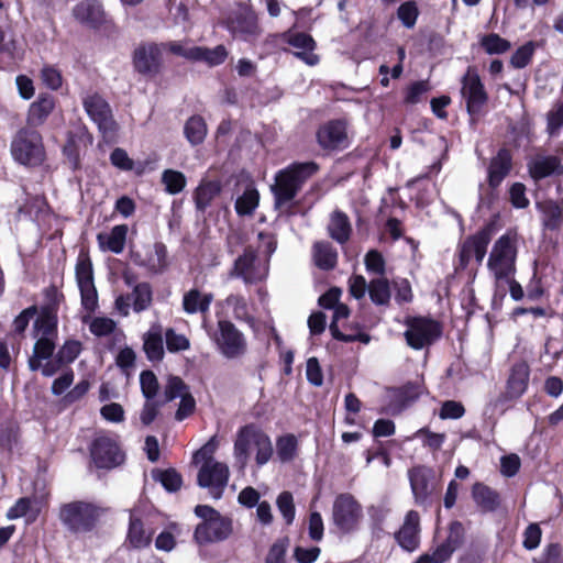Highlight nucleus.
Returning a JSON list of instances; mask_svg holds the SVG:
<instances>
[{
  "mask_svg": "<svg viewBox=\"0 0 563 563\" xmlns=\"http://www.w3.org/2000/svg\"><path fill=\"white\" fill-rule=\"evenodd\" d=\"M75 275L78 289L80 291V301L82 309L87 316L82 318L85 323H89V330L96 336H106L111 334L117 323L108 317L91 318L98 308V292L93 280V269L89 256L86 253H80L77 257Z\"/></svg>",
  "mask_w": 563,
  "mask_h": 563,
  "instance_id": "1",
  "label": "nucleus"
},
{
  "mask_svg": "<svg viewBox=\"0 0 563 563\" xmlns=\"http://www.w3.org/2000/svg\"><path fill=\"white\" fill-rule=\"evenodd\" d=\"M319 170L314 162L294 163L275 175V183L271 189L275 199V207L282 208L291 202L300 191L302 185Z\"/></svg>",
  "mask_w": 563,
  "mask_h": 563,
  "instance_id": "2",
  "label": "nucleus"
},
{
  "mask_svg": "<svg viewBox=\"0 0 563 563\" xmlns=\"http://www.w3.org/2000/svg\"><path fill=\"white\" fill-rule=\"evenodd\" d=\"M518 256V240L514 232H506L493 244L488 254L486 267L494 284H503L516 276Z\"/></svg>",
  "mask_w": 563,
  "mask_h": 563,
  "instance_id": "3",
  "label": "nucleus"
},
{
  "mask_svg": "<svg viewBox=\"0 0 563 563\" xmlns=\"http://www.w3.org/2000/svg\"><path fill=\"white\" fill-rule=\"evenodd\" d=\"M252 452H255L256 464L263 466L273 455V445L264 431L254 424H247L239 430L234 442V456L241 468L245 467Z\"/></svg>",
  "mask_w": 563,
  "mask_h": 563,
  "instance_id": "4",
  "label": "nucleus"
},
{
  "mask_svg": "<svg viewBox=\"0 0 563 563\" xmlns=\"http://www.w3.org/2000/svg\"><path fill=\"white\" fill-rule=\"evenodd\" d=\"M34 338L36 342L33 349V355L29 360L31 371H37L43 360H48L55 350V340L57 338V313L53 306H46L41 309L38 317L34 321Z\"/></svg>",
  "mask_w": 563,
  "mask_h": 563,
  "instance_id": "5",
  "label": "nucleus"
},
{
  "mask_svg": "<svg viewBox=\"0 0 563 563\" xmlns=\"http://www.w3.org/2000/svg\"><path fill=\"white\" fill-rule=\"evenodd\" d=\"M216 451V444L208 442L194 455L196 463H202L198 472V485L208 488L214 499L221 498L229 481V467L225 463L219 462L212 457Z\"/></svg>",
  "mask_w": 563,
  "mask_h": 563,
  "instance_id": "6",
  "label": "nucleus"
},
{
  "mask_svg": "<svg viewBox=\"0 0 563 563\" xmlns=\"http://www.w3.org/2000/svg\"><path fill=\"white\" fill-rule=\"evenodd\" d=\"M102 514L101 507L92 503L76 500L60 507L59 519L69 531L85 533L96 527Z\"/></svg>",
  "mask_w": 563,
  "mask_h": 563,
  "instance_id": "7",
  "label": "nucleus"
},
{
  "mask_svg": "<svg viewBox=\"0 0 563 563\" xmlns=\"http://www.w3.org/2000/svg\"><path fill=\"white\" fill-rule=\"evenodd\" d=\"M195 514L203 520L195 530V539L199 543L223 541L232 533V520L221 516L212 507L198 505Z\"/></svg>",
  "mask_w": 563,
  "mask_h": 563,
  "instance_id": "8",
  "label": "nucleus"
},
{
  "mask_svg": "<svg viewBox=\"0 0 563 563\" xmlns=\"http://www.w3.org/2000/svg\"><path fill=\"white\" fill-rule=\"evenodd\" d=\"M11 154L22 165H41L45 158L42 135L31 128L19 130L11 143Z\"/></svg>",
  "mask_w": 563,
  "mask_h": 563,
  "instance_id": "9",
  "label": "nucleus"
},
{
  "mask_svg": "<svg viewBox=\"0 0 563 563\" xmlns=\"http://www.w3.org/2000/svg\"><path fill=\"white\" fill-rule=\"evenodd\" d=\"M82 106L90 120L98 126L102 139L108 143L114 142L119 125L107 100L97 92L87 93L82 97Z\"/></svg>",
  "mask_w": 563,
  "mask_h": 563,
  "instance_id": "10",
  "label": "nucleus"
},
{
  "mask_svg": "<svg viewBox=\"0 0 563 563\" xmlns=\"http://www.w3.org/2000/svg\"><path fill=\"white\" fill-rule=\"evenodd\" d=\"M363 519L361 503L350 493L339 494L332 505V525L341 533L347 534L356 531Z\"/></svg>",
  "mask_w": 563,
  "mask_h": 563,
  "instance_id": "11",
  "label": "nucleus"
},
{
  "mask_svg": "<svg viewBox=\"0 0 563 563\" xmlns=\"http://www.w3.org/2000/svg\"><path fill=\"white\" fill-rule=\"evenodd\" d=\"M408 478L418 506L430 507L438 499L441 484L432 468L415 466L408 471Z\"/></svg>",
  "mask_w": 563,
  "mask_h": 563,
  "instance_id": "12",
  "label": "nucleus"
},
{
  "mask_svg": "<svg viewBox=\"0 0 563 563\" xmlns=\"http://www.w3.org/2000/svg\"><path fill=\"white\" fill-rule=\"evenodd\" d=\"M220 354L228 360L242 357L247 351L245 335L229 320H219L210 335Z\"/></svg>",
  "mask_w": 563,
  "mask_h": 563,
  "instance_id": "13",
  "label": "nucleus"
},
{
  "mask_svg": "<svg viewBox=\"0 0 563 563\" xmlns=\"http://www.w3.org/2000/svg\"><path fill=\"white\" fill-rule=\"evenodd\" d=\"M90 456L99 468H112L120 465L124 460L118 441L107 433H99L90 445Z\"/></svg>",
  "mask_w": 563,
  "mask_h": 563,
  "instance_id": "14",
  "label": "nucleus"
},
{
  "mask_svg": "<svg viewBox=\"0 0 563 563\" xmlns=\"http://www.w3.org/2000/svg\"><path fill=\"white\" fill-rule=\"evenodd\" d=\"M441 332V325L437 321L428 318H413L408 322L404 335L410 347L421 350L438 340Z\"/></svg>",
  "mask_w": 563,
  "mask_h": 563,
  "instance_id": "15",
  "label": "nucleus"
},
{
  "mask_svg": "<svg viewBox=\"0 0 563 563\" xmlns=\"http://www.w3.org/2000/svg\"><path fill=\"white\" fill-rule=\"evenodd\" d=\"M268 265L257 258L252 247H246L244 253L235 261L230 273L232 277L242 278L245 284H255L266 278Z\"/></svg>",
  "mask_w": 563,
  "mask_h": 563,
  "instance_id": "16",
  "label": "nucleus"
},
{
  "mask_svg": "<svg viewBox=\"0 0 563 563\" xmlns=\"http://www.w3.org/2000/svg\"><path fill=\"white\" fill-rule=\"evenodd\" d=\"M461 93L466 102L468 114L474 118L487 102V93L477 73L468 68L462 79Z\"/></svg>",
  "mask_w": 563,
  "mask_h": 563,
  "instance_id": "17",
  "label": "nucleus"
},
{
  "mask_svg": "<svg viewBox=\"0 0 563 563\" xmlns=\"http://www.w3.org/2000/svg\"><path fill=\"white\" fill-rule=\"evenodd\" d=\"M166 52V46L157 43H146L139 46L134 52V67L143 75L154 76L159 73L163 54Z\"/></svg>",
  "mask_w": 563,
  "mask_h": 563,
  "instance_id": "18",
  "label": "nucleus"
},
{
  "mask_svg": "<svg viewBox=\"0 0 563 563\" xmlns=\"http://www.w3.org/2000/svg\"><path fill=\"white\" fill-rule=\"evenodd\" d=\"M319 145L324 150H341L349 146L346 122L332 120L321 125L317 132Z\"/></svg>",
  "mask_w": 563,
  "mask_h": 563,
  "instance_id": "19",
  "label": "nucleus"
},
{
  "mask_svg": "<svg viewBox=\"0 0 563 563\" xmlns=\"http://www.w3.org/2000/svg\"><path fill=\"white\" fill-rule=\"evenodd\" d=\"M490 230L487 228L467 238L460 249L461 266L466 267L472 257H474L477 263H482L487 254V247L490 243Z\"/></svg>",
  "mask_w": 563,
  "mask_h": 563,
  "instance_id": "20",
  "label": "nucleus"
},
{
  "mask_svg": "<svg viewBox=\"0 0 563 563\" xmlns=\"http://www.w3.org/2000/svg\"><path fill=\"white\" fill-rule=\"evenodd\" d=\"M283 38L286 43L297 49L294 55L305 64L316 66L319 63V56L313 53L316 42L311 35L289 30L283 34Z\"/></svg>",
  "mask_w": 563,
  "mask_h": 563,
  "instance_id": "21",
  "label": "nucleus"
},
{
  "mask_svg": "<svg viewBox=\"0 0 563 563\" xmlns=\"http://www.w3.org/2000/svg\"><path fill=\"white\" fill-rule=\"evenodd\" d=\"M420 516L415 510H409L402 526L395 533L397 543L408 552H413L420 543Z\"/></svg>",
  "mask_w": 563,
  "mask_h": 563,
  "instance_id": "22",
  "label": "nucleus"
},
{
  "mask_svg": "<svg viewBox=\"0 0 563 563\" xmlns=\"http://www.w3.org/2000/svg\"><path fill=\"white\" fill-rule=\"evenodd\" d=\"M55 108V98L47 93H41L38 98L30 104L26 123L27 128H37L45 123Z\"/></svg>",
  "mask_w": 563,
  "mask_h": 563,
  "instance_id": "23",
  "label": "nucleus"
},
{
  "mask_svg": "<svg viewBox=\"0 0 563 563\" xmlns=\"http://www.w3.org/2000/svg\"><path fill=\"white\" fill-rule=\"evenodd\" d=\"M528 170L534 180L563 174V166L556 156H537L528 163Z\"/></svg>",
  "mask_w": 563,
  "mask_h": 563,
  "instance_id": "24",
  "label": "nucleus"
},
{
  "mask_svg": "<svg viewBox=\"0 0 563 563\" xmlns=\"http://www.w3.org/2000/svg\"><path fill=\"white\" fill-rule=\"evenodd\" d=\"M511 169V155L507 150H500L492 159L488 168V184L497 188Z\"/></svg>",
  "mask_w": 563,
  "mask_h": 563,
  "instance_id": "25",
  "label": "nucleus"
},
{
  "mask_svg": "<svg viewBox=\"0 0 563 563\" xmlns=\"http://www.w3.org/2000/svg\"><path fill=\"white\" fill-rule=\"evenodd\" d=\"M73 13L78 21L93 27L102 23L104 19L102 5L96 0H86L78 3Z\"/></svg>",
  "mask_w": 563,
  "mask_h": 563,
  "instance_id": "26",
  "label": "nucleus"
},
{
  "mask_svg": "<svg viewBox=\"0 0 563 563\" xmlns=\"http://www.w3.org/2000/svg\"><path fill=\"white\" fill-rule=\"evenodd\" d=\"M213 300V295L210 292H201L194 288L186 291L183 296V309L187 314L206 313L209 311L210 305Z\"/></svg>",
  "mask_w": 563,
  "mask_h": 563,
  "instance_id": "27",
  "label": "nucleus"
},
{
  "mask_svg": "<svg viewBox=\"0 0 563 563\" xmlns=\"http://www.w3.org/2000/svg\"><path fill=\"white\" fill-rule=\"evenodd\" d=\"M529 375V366L525 362L517 363L512 366L507 382V393L510 398H518L527 390Z\"/></svg>",
  "mask_w": 563,
  "mask_h": 563,
  "instance_id": "28",
  "label": "nucleus"
},
{
  "mask_svg": "<svg viewBox=\"0 0 563 563\" xmlns=\"http://www.w3.org/2000/svg\"><path fill=\"white\" fill-rule=\"evenodd\" d=\"M126 234L128 227L120 224L113 227L110 233H99L97 240L101 250L120 254L124 250Z\"/></svg>",
  "mask_w": 563,
  "mask_h": 563,
  "instance_id": "29",
  "label": "nucleus"
},
{
  "mask_svg": "<svg viewBox=\"0 0 563 563\" xmlns=\"http://www.w3.org/2000/svg\"><path fill=\"white\" fill-rule=\"evenodd\" d=\"M229 30L234 36H240L243 40L254 38L260 32L257 20L251 13L240 14L232 19L229 23Z\"/></svg>",
  "mask_w": 563,
  "mask_h": 563,
  "instance_id": "30",
  "label": "nucleus"
},
{
  "mask_svg": "<svg viewBox=\"0 0 563 563\" xmlns=\"http://www.w3.org/2000/svg\"><path fill=\"white\" fill-rule=\"evenodd\" d=\"M351 231L349 217L342 211H333L328 224L329 235L338 243L343 244L350 239Z\"/></svg>",
  "mask_w": 563,
  "mask_h": 563,
  "instance_id": "31",
  "label": "nucleus"
},
{
  "mask_svg": "<svg viewBox=\"0 0 563 563\" xmlns=\"http://www.w3.org/2000/svg\"><path fill=\"white\" fill-rule=\"evenodd\" d=\"M192 62H202L209 67L221 65L227 59L229 53L224 45H218L213 48L203 46H192Z\"/></svg>",
  "mask_w": 563,
  "mask_h": 563,
  "instance_id": "32",
  "label": "nucleus"
},
{
  "mask_svg": "<svg viewBox=\"0 0 563 563\" xmlns=\"http://www.w3.org/2000/svg\"><path fill=\"white\" fill-rule=\"evenodd\" d=\"M143 350L150 361H161L164 356L162 330L159 325H153L143 335Z\"/></svg>",
  "mask_w": 563,
  "mask_h": 563,
  "instance_id": "33",
  "label": "nucleus"
},
{
  "mask_svg": "<svg viewBox=\"0 0 563 563\" xmlns=\"http://www.w3.org/2000/svg\"><path fill=\"white\" fill-rule=\"evenodd\" d=\"M472 496L476 505L483 511L492 512L499 506L498 493L482 483L474 484Z\"/></svg>",
  "mask_w": 563,
  "mask_h": 563,
  "instance_id": "34",
  "label": "nucleus"
},
{
  "mask_svg": "<svg viewBox=\"0 0 563 563\" xmlns=\"http://www.w3.org/2000/svg\"><path fill=\"white\" fill-rule=\"evenodd\" d=\"M314 264L324 271L334 268L338 253L329 242H316L312 247Z\"/></svg>",
  "mask_w": 563,
  "mask_h": 563,
  "instance_id": "35",
  "label": "nucleus"
},
{
  "mask_svg": "<svg viewBox=\"0 0 563 563\" xmlns=\"http://www.w3.org/2000/svg\"><path fill=\"white\" fill-rule=\"evenodd\" d=\"M126 540L129 544L134 549L146 548L152 541V532L146 533L142 521L133 514L130 515Z\"/></svg>",
  "mask_w": 563,
  "mask_h": 563,
  "instance_id": "36",
  "label": "nucleus"
},
{
  "mask_svg": "<svg viewBox=\"0 0 563 563\" xmlns=\"http://www.w3.org/2000/svg\"><path fill=\"white\" fill-rule=\"evenodd\" d=\"M220 191L221 186L218 181H202L195 191L194 198L197 209L205 211Z\"/></svg>",
  "mask_w": 563,
  "mask_h": 563,
  "instance_id": "37",
  "label": "nucleus"
},
{
  "mask_svg": "<svg viewBox=\"0 0 563 563\" xmlns=\"http://www.w3.org/2000/svg\"><path fill=\"white\" fill-rule=\"evenodd\" d=\"M368 295L373 303L386 306L390 300V286L386 278H374L368 284Z\"/></svg>",
  "mask_w": 563,
  "mask_h": 563,
  "instance_id": "38",
  "label": "nucleus"
},
{
  "mask_svg": "<svg viewBox=\"0 0 563 563\" xmlns=\"http://www.w3.org/2000/svg\"><path fill=\"white\" fill-rule=\"evenodd\" d=\"M298 440L294 434H285L276 440V452L283 463L292 461L297 455Z\"/></svg>",
  "mask_w": 563,
  "mask_h": 563,
  "instance_id": "39",
  "label": "nucleus"
},
{
  "mask_svg": "<svg viewBox=\"0 0 563 563\" xmlns=\"http://www.w3.org/2000/svg\"><path fill=\"white\" fill-rule=\"evenodd\" d=\"M132 300H133V310L135 312H141L146 310L153 299L152 287L148 283H140L136 284L132 291Z\"/></svg>",
  "mask_w": 563,
  "mask_h": 563,
  "instance_id": "40",
  "label": "nucleus"
},
{
  "mask_svg": "<svg viewBox=\"0 0 563 563\" xmlns=\"http://www.w3.org/2000/svg\"><path fill=\"white\" fill-rule=\"evenodd\" d=\"M228 307L232 309L235 319L245 321L250 324L254 322V318L249 311V303L241 295H230L225 299Z\"/></svg>",
  "mask_w": 563,
  "mask_h": 563,
  "instance_id": "41",
  "label": "nucleus"
},
{
  "mask_svg": "<svg viewBox=\"0 0 563 563\" xmlns=\"http://www.w3.org/2000/svg\"><path fill=\"white\" fill-rule=\"evenodd\" d=\"M260 201L258 191L254 188L246 189L235 201V210L240 216H251Z\"/></svg>",
  "mask_w": 563,
  "mask_h": 563,
  "instance_id": "42",
  "label": "nucleus"
},
{
  "mask_svg": "<svg viewBox=\"0 0 563 563\" xmlns=\"http://www.w3.org/2000/svg\"><path fill=\"white\" fill-rule=\"evenodd\" d=\"M187 140L192 144H200L207 135V126L202 118L191 117L185 125Z\"/></svg>",
  "mask_w": 563,
  "mask_h": 563,
  "instance_id": "43",
  "label": "nucleus"
},
{
  "mask_svg": "<svg viewBox=\"0 0 563 563\" xmlns=\"http://www.w3.org/2000/svg\"><path fill=\"white\" fill-rule=\"evenodd\" d=\"M334 312H333V320L330 324V332L332 334V336L336 340H340V341H343V342H353V339H355L354 336H351V335H346L344 333H342L339 329V321L342 320V319H346L350 314V309L344 303H338L335 307H334Z\"/></svg>",
  "mask_w": 563,
  "mask_h": 563,
  "instance_id": "44",
  "label": "nucleus"
},
{
  "mask_svg": "<svg viewBox=\"0 0 563 563\" xmlns=\"http://www.w3.org/2000/svg\"><path fill=\"white\" fill-rule=\"evenodd\" d=\"M162 181L170 195L180 192L186 186L185 175L174 169H166L162 175Z\"/></svg>",
  "mask_w": 563,
  "mask_h": 563,
  "instance_id": "45",
  "label": "nucleus"
},
{
  "mask_svg": "<svg viewBox=\"0 0 563 563\" xmlns=\"http://www.w3.org/2000/svg\"><path fill=\"white\" fill-rule=\"evenodd\" d=\"M534 51L536 43L532 41L527 42L512 54L510 58L511 66L518 69L526 67L530 63Z\"/></svg>",
  "mask_w": 563,
  "mask_h": 563,
  "instance_id": "46",
  "label": "nucleus"
},
{
  "mask_svg": "<svg viewBox=\"0 0 563 563\" xmlns=\"http://www.w3.org/2000/svg\"><path fill=\"white\" fill-rule=\"evenodd\" d=\"M153 477L158 481L166 490L176 492L181 486V476L175 470L157 471Z\"/></svg>",
  "mask_w": 563,
  "mask_h": 563,
  "instance_id": "47",
  "label": "nucleus"
},
{
  "mask_svg": "<svg viewBox=\"0 0 563 563\" xmlns=\"http://www.w3.org/2000/svg\"><path fill=\"white\" fill-rule=\"evenodd\" d=\"M482 46L488 54H503L510 48L509 41L492 33L482 38Z\"/></svg>",
  "mask_w": 563,
  "mask_h": 563,
  "instance_id": "48",
  "label": "nucleus"
},
{
  "mask_svg": "<svg viewBox=\"0 0 563 563\" xmlns=\"http://www.w3.org/2000/svg\"><path fill=\"white\" fill-rule=\"evenodd\" d=\"M277 508L285 519L287 525L292 523L296 515L295 504L291 493L283 492L278 495L276 500Z\"/></svg>",
  "mask_w": 563,
  "mask_h": 563,
  "instance_id": "49",
  "label": "nucleus"
},
{
  "mask_svg": "<svg viewBox=\"0 0 563 563\" xmlns=\"http://www.w3.org/2000/svg\"><path fill=\"white\" fill-rule=\"evenodd\" d=\"M495 286V296H499L501 299L505 298L507 288L509 289V294L511 298L516 301H519L523 298L525 292L521 285L515 279V276H511L508 280H505L503 284H494Z\"/></svg>",
  "mask_w": 563,
  "mask_h": 563,
  "instance_id": "50",
  "label": "nucleus"
},
{
  "mask_svg": "<svg viewBox=\"0 0 563 563\" xmlns=\"http://www.w3.org/2000/svg\"><path fill=\"white\" fill-rule=\"evenodd\" d=\"M140 385L143 396L146 399H154L158 393L159 384L152 371H144L140 375Z\"/></svg>",
  "mask_w": 563,
  "mask_h": 563,
  "instance_id": "51",
  "label": "nucleus"
},
{
  "mask_svg": "<svg viewBox=\"0 0 563 563\" xmlns=\"http://www.w3.org/2000/svg\"><path fill=\"white\" fill-rule=\"evenodd\" d=\"M188 394H189L188 387L183 382L181 378H179L177 376H170L168 378L167 384L165 386V391H164L166 401H172L177 397L181 398V397H184V395H188Z\"/></svg>",
  "mask_w": 563,
  "mask_h": 563,
  "instance_id": "52",
  "label": "nucleus"
},
{
  "mask_svg": "<svg viewBox=\"0 0 563 563\" xmlns=\"http://www.w3.org/2000/svg\"><path fill=\"white\" fill-rule=\"evenodd\" d=\"M165 340L167 350L172 353L186 351L189 349V340L180 333H177L174 329H167L165 332Z\"/></svg>",
  "mask_w": 563,
  "mask_h": 563,
  "instance_id": "53",
  "label": "nucleus"
},
{
  "mask_svg": "<svg viewBox=\"0 0 563 563\" xmlns=\"http://www.w3.org/2000/svg\"><path fill=\"white\" fill-rule=\"evenodd\" d=\"M416 438H423L422 443L424 446L429 448L432 451H438L441 449L445 441L444 433H435L430 431L427 428H421L415 433Z\"/></svg>",
  "mask_w": 563,
  "mask_h": 563,
  "instance_id": "54",
  "label": "nucleus"
},
{
  "mask_svg": "<svg viewBox=\"0 0 563 563\" xmlns=\"http://www.w3.org/2000/svg\"><path fill=\"white\" fill-rule=\"evenodd\" d=\"M80 351L81 344L79 341H66L56 354L58 363L68 364L74 362L79 355Z\"/></svg>",
  "mask_w": 563,
  "mask_h": 563,
  "instance_id": "55",
  "label": "nucleus"
},
{
  "mask_svg": "<svg viewBox=\"0 0 563 563\" xmlns=\"http://www.w3.org/2000/svg\"><path fill=\"white\" fill-rule=\"evenodd\" d=\"M430 86L427 80H420L411 84L406 91L405 102L416 104L422 100V97L429 91Z\"/></svg>",
  "mask_w": 563,
  "mask_h": 563,
  "instance_id": "56",
  "label": "nucleus"
},
{
  "mask_svg": "<svg viewBox=\"0 0 563 563\" xmlns=\"http://www.w3.org/2000/svg\"><path fill=\"white\" fill-rule=\"evenodd\" d=\"M397 16L406 27H412L418 18V8L416 3L413 1L402 3L398 8Z\"/></svg>",
  "mask_w": 563,
  "mask_h": 563,
  "instance_id": "57",
  "label": "nucleus"
},
{
  "mask_svg": "<svg viewBox=\"0 0 563 563\" xmlns=\"http://www.w3.org/2000/svg\"><path fill=\"white\" fill-rule=\"evenodd\" d=\"M41 79L43 84L52 89L57 90L62 87L63 77L58 69L53 66H44L41 70Z\"/></svg>",
  "mask_w": 563,
  "mask_h": 563,
  "instance_id": "58",
  "label": "nucleus"
},
{
  "mask_svg": "<svg viewBox=\"0 0 563 563\" xmlns=\"http://www.w3.org/2000/svg\"><path fill=\"white\" fill-rule=\"evenodd\" d=\"M548 125L547 131L550 135H555L559 133L560 129L563 126V102L553 107L551 111L548 113Z\"/></svg>",
  "mask_w": 563,
  "mask_h": 563,
  "instance_id": "59",
  "label": "nucleus"
},
{
  "mask_svg": "<svg viewBox=\"0 0 563 563\" xmlns=\"http://www.w3.org/2000/svg\"><path fill=\"white\" fill-rule=\"evenodd\" d=\"M367 272L375 273L377 275H384L385 273V260L383 255L376 251H369L364 258Z\"/></svg>",
  "mask_w": 563,
  "mask_h": 563,
  "instance_id": "60",
  "label": "nucleus"
},
{
  "mask_svg": "<svg viewBox=\"0 0 563 563\" xmlns=\"http://www.w3.org/2000/svg\"><path fill=\"white\" fill-rule=\"evenodd\" d=\"M520 465V457L517 454L505 455L500 459V473L506 477H512L518 473Z\"/></svg>",
  "mask_w": 563,
  "mask_h": 563,
  "instance_id": "61",
  "label": "nucleus"
},
{
  "mask_svg": "<svg viewBox=\"0 0 563 563\" xmlns=\"http://www.w3.org/2000/svg\"><path fill=\"white\" fill-rule=\"evenodd\" d=\"M36 314V306H31L21 311V313L13 320V331L18 334H22L27 328L30 320L33 319Z\"/></svg>",
  "mask_w": 563,
  "mask_h": 563,
  "instance_id": "62",
  "label": "nucleus"
},
{
  "mask_svg": "<svg viewBox=\"0 0 563 563\" xmlns=\"http://www.w3.org/2000/svg\"><path fill=\"white\" fill-rule=\"evenodd\" d=\"M287 544L284 540H278L272 544L265 558V563H285Z\"/></svg>",
  "mask_w": 563,
  "mask_h": 563,
  "instance_id": "63",
  "label": "nucleus"
},
{
  "mask_svg": "<svg viewBox=\"0 0 563 563\" xmlns=\"http://www.w3.org/2000/svg\"><path fill=\"white\" fill-rule=\"evenodd\" d=\"M560 561L561 547L555 543L547 545L542 554L533 559V563H560Z\"/></svg>",
  "mask_w": 563,
  "mask_h": 563,
  "instance_id": "64",
  "label": "nucleus"
}]
</instances>
